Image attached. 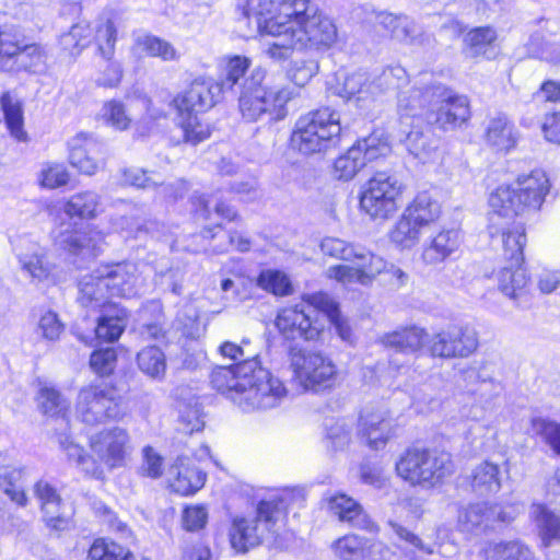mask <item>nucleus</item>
Masks as SVG:
<instances>
[{
    "label": "nucleus",
    "instance_id": "9d476101",
    "mask_svg": "<svg viewBox=\"0 0 560 560\" xmlns=\"http://www.w3.org/2000/svg\"><path fill=\"white\" fill-rule=\"evenodd\" d=\"M396 471L411 485L433 487L453 474L454 464L450 453L413 447L401 455Z\"/></svg>",
    "mask_w": 560,
    "mask_h": 560
},
{
    "label": "nucleus",
    "instance_id": "bf43d9fd",
    "mask_svg": "<svg viewBox=\"0 0 560 560\" xmlns=\"http://www.w3.org/2000/svg\"><path fill=\"white\" fill-rule=\"evenodd\" d=\"M258 285L275 295H288L291 293V283L288 277L278 270L260 272L257 279Z\"/></svg>",
    "mask_w": 560,
    "mask_h": 560
},
{
    "label": "nucleus",
    "instance_id": "a211bd4d",
    "mask_svg": "<svg viewBox=\"0 0 560 560\" xmlns=\"http://www.w3.org/2000/svg\"><path fill=\"white\" fill-rule=\"evenodd\" d=\"M90 447L101 463L113 469L124 465L131 450L130 436L126 429L113 427L92 435Z\"/></svg>",
    "mask_w": 560,
    "mask_h": 560
},
{
    "label": "nucleus",
    "instance_id": "f704fd0d",
    "mask_svg": "<svg viewBox=\"0 0 560 560\" xmlns=\"http://www.w3.org/2000/svg\"><path fill=\"white\" fill-rule=\"evenodd\" d=\"M365 72H330L326 79L327 89L334 95L350 98L362 93L365 86Z\"/></svg>",
    "mask_w": 560,
    "mask_h": 560
},
{
    "label": "nucleus",
    "instance_id": "4d7b16f0",
    "mask_svg": "<svg viewBox=\"0 0 560 560\" xmlns=\"http://www.w3.org/2000/svg\"><path fill=\"white\" fill-rule=\"evenodd\" d=\"M532 431L560 455V423L536 418L532 421Z\"/></svg>",
    "mask_w": 560,
    "mask_h": 560
},
{
    "label": "nucleus",
    "instance_id": "c03bdc74",
    "mask_svg": "<svg viewBox=\"0 0 560 560\" xmlns=\"http://www.w3.org/2000/svg\"><path fill=\"white\" fill-rule=\"evenodd\" d=\"M430 86L425 89H412L408 92H402L398 98V109L401 117H422L430 107L431 97L428 96Z\"/></svg>",
    "mask_w": 560,
    "mask_h": 560
},
{
    "label": "nucleus",
    "instance_id": "a878e982",
    "mask_svg": "<svg viewBox=\"0 0 560 560\" xmlns=\"http://www.w3.org/2000/svg\"><path fill=\"white\" fill-rule=\"evenodd\" d=\"M60 247L74 255L96 256L102 250L105 235L96 230L88 231H61L57 237Z\"/></svg>",
    "mask_w": 560,
    "mask_h": 560
},
{
    "label": "nucleus",
    "instance_id": "c85d7f7f",
    "mask_svg": "<svg viewBox=\"0 0 560 560\" xmlns=\"http://www.w3.org/2000/svg\"><path fill=\"white\" fill-rule=\"evenodd\" d=\"M460 245V234L458 230L450 229L438 233L422 252V259L428 265H436L444 261Z\"/></svg>",
    "mask_w": 560,
    "mask_h": 560
},
{
    "label": "nucleus",
    "instance_id": "bb28decb",
    "mask_svg": "<svg viewBox=\"0 0 560 560\" xmlns=\"http://www.w3.org/2000/svg\"><path fill=\"white\" fill-rule=\"evenodd\" d=\"M89 310L92 312H101L95 328L97 339L105 342L118 340L127 326V311L112 302H107L106 305L97 308Z\"/></svg>",
    "mask_w": 560,
    "mask_h": 560
},
{
    "label": "nucleus",
    "instance_id": "79ce46f5",
    "mask_svg": "<svg viewBox=\"0 0 560 560\" xmlns=\"http://www.w3.org/2000/svg\"><path fill=\"white\" fill-rule=\"evenodd\" d=\"M173 469H176V477L171 486L182 495L192 494L205 485L206 474L197 468L184 466L182 458L177 459Z\"/></svg>",
    "mask_w": 560,
    "mask_h": 560
},
{
    "label": "nucleus",
    "instance_id": "49530a36",
    "mask_svg": "<svg viewBox=\"0 0 560 560\" xmlns=\"http://www.w3.org/2000/svg\"><path fill=\"white\" fill-rule=\"evenodd\" d=\"M405 147L415 158L425 161L438 148V140L430 128L412 129L405 138Z\"/></svg>",
    "mask_w": 560,
    "mask_h": 560
},
{
    "label": "nucleus",
    "instance_id": "4c0bfd02",
    "mask_svg": "<svg viewBox=\"0 0 560 560\" xmlns=\"http://www.w3.org/2000/svg\"><path fill=\"white\" fill-rule=\"evenodd\" d=\"M404 213L410 217L421 229L433 223L441 213L440 203L427 191L418 194Z\"/></svg>",
    "mask_w": 560,
    "mask_h": 560
},
{
    "label": "nucleus",
    "instance_id": "680f3d73",
    "mask_svg": "<svg viewBox=\"0 0 560 560\" xmlns=\"http://www.w3.org/2000/svg\"><path fill=\"white\" fill-rule=\"evenodd\" d=\"M360 245H353L336 237H325L320 243L322 252L330 257L346 261L353 260Z\"/></svg>",
    "mask_w": 560,
    "mask_h": 560
},
{
    "label": "nucleus",
    "instance_id": "5fc2aeb1",
    "mask_svg": "<svg viewBox=\"0 0 560 560\" xmlns=\"http://www.w3.org/2000/svg\"><path fill=\"white\" fill-rule=\"evenodd\" d=\"M365 545V538L358 535H346L334 542L332 549L341 560H363Z\"/></svg>",
    "mask_w": 560,
    "mask_h": 560
},
{
    "label": "nucleus",
    "instance_id": "3c124183",
    "mask_svg": "<svg viewBox=\"0 0 560 560\" xmlns=\"http://www.w3.org/2000/svg\"><path fill=\"white\" fill-rule=\"evenodd\" d=\"M37 400L40 410L51 417L61 416L69 408L67 399L55 387L46 384L40 386Z\"/></svg>",
    "mask_w": 560,
    "mask_h": 560
},
{
    "label": "nucleus",
    "instance_id": "393cba45",
    "mask_svg": "<svg viewBox=\"0 0 560 560\" xmlns=\"http://www.w3.org/2000/svg\"><path fill=\"white\" fill-rule=\"evenodd\" d=\"M34 494L40 502L46 525L56 530L69 526L70 516L65 512L62 500L57 490L46 480H39L34 486Z\"/></svg>",
    "mask_w": 560,
    "mask_h": 560
},
{
    "label": "nucleus",
    "instance_id": "ddd939ff",
    "mask_svg": "<svg viewBox=\"0 0 560 560\" xmlns=\"http://www.w3.org/2000/svg\"><path fill=\"white\" fill-rule=\"evenodd\" d=\"M428 96L431 97L430 107L424 113V120L448 130L462 126L470 118V106L466 95L444 85H432Z\"/></svg>",
    "mask_w": 560,
    "mask_h": 560
},
{
    "label": "nucleus",
    "instance_id": "20e7f679",
    "mask_svg": "<svg viewBox=\"0 0 560 560\" xmlns=\"http://www.w3.org/2000/svg\"><path fill=\"white\" fill-rule=\"evenodd\" d=\"M549 188V179L540 170L518 176L513 185L499 186L489 197L492 228L497 218L513 219L539 210Z\"/></svg>",
    "mask_w": 560,
    "mask_h": 560
},
{
    "label": "nucleus",
    "instance_id": "f3484780",
    "mask_svg": "<svg viewBox=\"0 0 560 560\" xmlns=\"http://www.w3.org/2000/svg\"><path fill=\"white\" fill-rule=\"evenodd\" d=\"M512 506L478 502L468 504L458 513V525L463 532L481 534L493 530L499 524H509L515 518Z\"/></svg>",
    "mask_w": 560,
    "mask_h": 560
},
{
    "label": "nucleus",
    "instance_id": "39448f33",
    "mask_svg": "<svg viewBox=\"0 0 560 560\" xmlns=\"http://www.w3.org/2000/svg\"><path fill=\"white\" fill-rule=\"evenodd\" d=\"M137 280V266L132 262L102 266L81 279L78 302L84 308H97L110 302L112 296H131Z\"/></svg>",
    "mask_w": 560,
    "mask_h": 560
},
{
    "label": "nucleus",
    "instance_id": "69168bd1",
    "mask_svg": "<svg viewBox=\"0 0 560 560\" xmlns=\"http://www.w3.org/2000/svg\"><path fill=\"white\" fill-rule=\"evenodd\" d=\"M116 360V351L113 348L100 349L91 354L90 365L97 374L109 375L115 368Z\"/></svg>",
    "mask_w": 560,
    "mask_h": 560
},
{
    "label": "nucleus",
    "instance_id": "b1692460",
    "mask_svg": "<svg viewBox=\"0 0 560 560\" xmlns=\"http://www.w3.org/2000/svg\"><path fill=\"white\" fill-rule=\"evenodd\" d=\"M69 161L81 173L93 175L104 162L103 144L85 135H78L69 142Z\"/></svg>",
    "mask_w": 560,
    "mask_h": 560
},
{
    "label": "nucleus",
    "instance_id": "37998d69",
    "mask_svg": "<svg viewBox=\"0 0 560 560\" xmlns=\"http://www.w3.org/2000/svg\"><path fill=\"white\" fill-rule=\"evenodd\" d=\"M21 268L33 279L44 280L49 275V265L45 260L43 249L37 244H27L18 253Z\"/></svg>",
    "mask_w": 560,
    "mask_h": 560
},
{
    "label": "nucleus",
    "instance_id": "f03ea898",
    "mask_svg": "<svg viewBox=\"0 0 560 560\" xmlns=\"http://www.w3.org/2000/svg\"><path fill=\"white\" fill-rule=\"evenodd\" d=\"M265 72H226L224 79L209 80V84L222 85V95L228 91H240L238 106L247 121L267 118L279 121L287 117V104L296 95L289 86L266 89L262 85Z\"/></svg>",
    "mask_w": 560,
    "mask_h": 560
},
{
    "label": "nucleus",
    "instance_id": "0eeeda50",
    "mask_svg": "<svg viewBox=\"0 0 560 560\" xmlns=\"http://www.w3.org/2000/svg\"><path fill=\"white\" fill-rule=\"evenodd\" d=\"M128 413L125 398L107 384H90L79 389L75 402V418L85 425H98L108 421H120Z\"/></svg>",
    "mask_w": 560,
    "mask_h": 560
},
{
    "label": "nucleus",
    "instance_id": "58836bf2",
    "mask_svg": "<svg viewBox=\"0 0 560 560\" xmlns=\"http://www.w3.org/2000/svg\"><path fill=\"white\" fill-rule=\"evenodd\" d=\"M101 208V197L92 190L72 195L63 206L65 213L70 218L93 219Z\"/></svg>",
    "mask_w": 560,
    "mask_h": 560
},
{
    "label": "nucleus",
    "instance_id": "ea45409f",
    "mask_svg": "<svg viewBox=\"0 0 560 560\" xmlns=\"http://www.w3.org/2000/svg\"><path fill=\"white\" fill-rule=\"evenodd\" d=\"M351 261L360 270L361 285L365 287L371 285L378 275L387 270V261L362 246L358 247Z\"/></svg>",
    "mask_w": 560,
    "mask_h": 560
},
{
    "label": "nucleus",
    "instance_id": "e2e57ef3",
    "mask_svg": "<svg viewBox=\"0 0 560 560\" xmlns=\"http://www.w3.org/2000/svg\"><path fill=\"white\" fill-rule=\"evenodd\" d=\"M63 328L65 326L57 313L47 311L40 316L35 332L45 340L56 341L59 339Z\"/></svg>",
    "mask_w": 560,
    "mask_h": 560
},
{
    "label": "nucleus",
    "instance_id": "f8f14e48",
    "mask_svg": "<svg viewBox=\"0 0 560 560\" xmlns=\"http://www.w3.org/2000/svg\"><path fill=\"white\" fill-rule=\"evenodd\" d=\"M294 376L305 390L320 392L334 386L337 370L332 361L320 352L289 348Z\"/></svg>",
    "mask_w": 560,
    "mask_h": 560
},
{
    "label": "nucleus",
    "instance_id": "72a5a7b5",
    "mask_svg": "<svg viewBox=\"0 0 560 560\" xmlns=\"http://www.w3.org/2000/svg\"><path fill=\"white\" fill-rule=\"evenodd\" d=\"M468 479L471 490L478 495H488L501 489L500 468L487 460L477 465Z\"/></svg>",
    "mask_w": 560,
    "mask_h": 560
},
{
    "label": "nucleus",
    "instance_id": "864d4df0",
    "mask_svg": "<svg viewBox=\"0 0 560 560\" xmlns=\"http://www.w3.org/2000/svg\"><path fill=\"white\" fill-rule=\"evenodd\" d=\"M353 145L360 148V156L364 158L365 164L381 156H386L392 151L387 138L377 132L357 141Z\"/></svg>",
    "mask_w": 560,
    "mask_h": 560
},
{
    "label": "nucleus",
    "instance_id": "473e14b6",
    "mask_svg": "<svg viewBox=\"0 0 560 560\" xmlns=\"http://www.w3.org/2000/svg\"><path fill=\"white\" fill-rule=\"evenodd\" d=\"M483 560H538L534 551L521 540L489 542L482 549Z\"/></svg>",
    "mask_w": 560,
    "mask_h": 560
},
{
    "label": "nucleus",
    "instance_id": "2eb2a0df",
    "mask_svg": "<svg viewBox=\"0 0 560 560\" xmlns=\"http://www.w3.org/2000/svg\"><path fill=\"white\" fill-rule=\"evenodd\" d=\"M402 191L398 177L388 172H376L365 184L360 206L374 219H387L397 209V198Z\"/></svg>",
    "mask_w": 560,
    "mask_h": 560
},
{
    "label": "nucleus",
    "instance_id": "7c9ffc66",
    "mask_svg": "<svg viewBox=\"0 0 560 560\" xmlns=\"http://www.w3.org/2000/svg\"><path fill=\"white\" fill-rule=\"evenodd\" d=\"M307 301L319 308L324 315L325 324L334 325L337 334L345 341H351L352 330L348 323L341 317L339 305L326 293L318 292L311 294Z\"/></svg>",
    "mask_w": 560,
    "mask_h": 560
},
{
    "label": "nucleus",
    "instance_id": "2f4dec72",
    "mask_svg": "<svg viewBox=\"0 0 560 560\" xmlns=\"http://www.w3.org/2000/svg\"><path fill=\"white\" fill-rule=\"evenodd\" d=\"M530 515L538 528L541 545L545 548L560 544V516L542 504H533Z\"/></svg>",
    "mask_w": 560,
    "mask_h": 560
},
{
    "label": "nucleus",
    "instance_id": "e433bc0d",
    "mask_svg": "<svg viewBox=\"0 0 560 560\" xmlns=\"http://www.w3.org/2000/svg\"><path fill=\"white\" fill-rule=\"evenodd\" d=\"M498 39L497 30L492 26H479L470 30L464 37L465 49L472 57L490 58Z\"/></svg>",
    "mask_w": 560,
    "mask_h": 560
},
{
    "label": "nucleus",
    "instance_id": "6e6d98bb",
    "mask_svg": "<svg viewBox=\"0 0 560 560\" xmlns=\"http://www.w3.org/2000/svg\"><path fill=\"white\" fill-rule=\"evenodd\" d=\"M21 470L4 467L0 470V488L3 492L19 505H25L27 498L22 487L19 485Z\"/></svg>",
    "mask_w": 560,
    "mask_h": 560
},
{
    "label": "nucleus",
    "instance_id": "6e6552de",
    "mask_svg": "<svg viewBox=\"0 0 560 560\" xmlns=\"http://www.w3.org/2000/svg\"><path fill=\"white\" fill-rule=\"evenodd\" d=\"M282 498L262 500L253 517H235L229 532L230 542L237 552H247L273 536V527L284 510Z\"/></svg>",
    "mask_w": 560,
    "mask_h": 560
},
{
    "label": "nucleus",
    "instance_id": "c9c22d12",
    "mask_svg": "<svg viewBox=\"0 0 560 560\" xmlns=\"http://www.w3.org/2000/svg\"><path fill=\"white\" fill-rule=\"evenodd\" d=\"M498 273L499 289L506 296L511 299H518L526 293L528 277L526 270L520 265H512L511 261H506Z\"/></svg>",
    "mask_w": 560,
    "mask_h": 560
},
{
    "label": "nucleus",
    "instance_id": "8fccbe9b",
    "mask_svg": "<svg viewBox=\"0 0 560 560\" xmlns=\"http://www.w3.org/2000/svg\"><path fill=\"white\" fill-rule=\"evenodd\" d=\"M139 369L152 378H160L166 370L165 355L158 347H147L137 355Z\"/></svg>",
    "mask_w": 560,
    "mask_h": 560
},
{
    "label": "nucleus",
    "instance_id": "7ed1b4c3",
    "mask_svg": "<svg viewBox=\"0 0 560 560\" xmlns=\"http://www.w3.org/2000/svg\"><path fill=\"white\" fill-rule=\"evenodd\" d=\"M298 50L329 48L337 40V27L312 0H271Z\"/></svg>",
    "mask_w": 560,
    "mask_h": 560
},
{
    "label": "nucleus",
    "instance_id": "de8ad7c7",
    "mask_svg": "<svg viewBox=\"0 0 560 560\" xmlns=\"http://www.w3.org/2000/svg\"><path fill=\"white\" fill-rule=\"evenodd\" d=\"M421 228L406 213H402L389 232L390 241L401 248H411L420 240Z\"/></svg>",
    "mask_w": 560,
    "mask_h": 560
},
{
    "label": "nucleus",
    "instance_id": "774afa93",
    "mask_svg": "<svg viewBox=\"0 0 560 560\" xmlns=\"http://www.w3.org/2000/svg\"><path fill=\"white\" fill-rule=\"evenodd\" d=\"M327 440L334 450H342L351 439V427L345 420H337L327 427Z\"/></svg>",
    "mask_w": 560,
    "mask_h": 560
},
{
    "label": "nucleus",
    "instance_id": "1a4fd4ad",
    "mask_svg": "<svg viewBox=\"0 0 560 560\" xmlns=\"http://www.w3.org/2000/svg\"><path fill=\"white\" fill-rule=\"evenodd\" d=\"M341 133L340 116L329 107L302 116L295 124L291 141L303 154H313L335 147Z\"/></svg>",
    "mask_w": 560,
    "mask_h": 560
},
{
    "label": "nucleus",
    "instance_id": "a18cd8bd",
    "mask_svg": "<svg viewBox=\"0 0 560 560\" xmlns=\"http://www.w3.org/2000/svg\"><path fill=\"white\" fill-rule=\"evenodd\" d=\"M191 202L196 214L203 220L210 219L212 203L214 212L221 218L228 221H236L238 219L236 210L215 196L192 195Z\"/></svg>",
    "mask_w": 560,
    "mask_h": 560
},
{
    "label": "nucleus",
    "instance_id": "09e8293b",
    "mask_svg": "<svg viewBox=\"0 0 560 560\" xmlns=\"http://www.w3.org/2000/svg\"><path fill=\"white\" fill-rule=\"evenodd\" d=\"M92 36V28L86 23L73 25L69 32L62 34L59 39L61 48L71 57L78 56L85 48Z\"/></svg>",
    "mask_w": 560,
    "mask_h": 560
},
{
    "label": "nucleus",
    "instance_id": "f257e3e1",
    "mask_svg": "<svg viewBox=\"0 0 560 560\" xmlns=\"http://www.w3.org/2000/svg\"><path fill=\"white\" fill-rule=\"evenodd\" d=\"M210 383L245 411L275 408L288 394L282 381L261 365L257 354L238 363L214 368Z\"/></svg>",
    "mask_w": 560,
    "mask_h": 560
},
{
    "label": "nucleus",
    "instance_id": "4be33fe9",
    "mask_svg": "<svg viewBox=\"0 0 560 560\" xmlns=\"http://www.w3.org/2000/svg\"><path fill=\"white\" fill-rule=\"evenodd\" d=\"M359 435L373 450L383 448L394 434L393 421L387 410L365 407L359 418Z\"/></svg>",
    "mask_w": 560,
    "mask_h": 560
},
{
    "label": "nucleus",
    "instance_id": "dca6fc26",
    "mask_svg": "<svg viewBox=\"0 0 560 560\" xmlns=\"http://www.w3.org/2000/svg\"><path fill=\"white\" fill-rule=\"evenodd\" d=\"M427 348L433 358H467L478 348V335L469 325H448L427 340Z\"/></svg>",
    "mask_w": 560,
    "mask_h": 560
},
{
    "label": "nucleus",
    "instance_id": "052dcab7",
    "mask_svg": "<svg viewBox=\"0 0 560 560\" xmlns=\"http://www.w3.org/2000/svg\"><path fill=\"white\" fill-rule=\"evenodd\" d=\"M116 34V27L110 20H105L97 25L95 38L97 40L98 51L106 60H109L114 55Z\"/></svg>",
    "mask_w": 560,
    "mask_h": 560
},
{
    "label": "nucleus",
    "instance_id": "6ab92c4d",
    "mask_svg": "<svg viewBox=\"0 0 560 560\" xmlns=\"http://www.w3.org/2000/svg\"><path fill=\"white\" fill-rule=\"evenodd\" d=\"M14 57L25 67H36L45 60L46 54L39 45L27 44L19 27L5 25L0 30V68Z\"/></svg>",
    "mask_w": 560,
    "mask_h": 560
},
{
    "label": "nucleus",
    "instance_id": "0e129e2a",
    "mask_svg": "<svg viewBox=\"0 0 560 560\" xmlns=\"http://www.w3.org/2000/svg\"><path fill=\"white\" fill-rule=\"evenodd\" d=\"M179 430L186 434H192L203 429L205 422L201 418V412L197 404L194 406H185L179 408Z\"/></svg>",
    "mask_w": 560,
    "mask_h": 560
},
{
    "label": "nucleus",
    "instance_id": "aec40b11",
    "mask_svg": "<svg viewBox=\"0 0 560 560\" xmlns=\"http://www.w3.org/2000/svg\"><path fill=\"white\" fill-rule=\"evenodd\" d=\"M489 233L493 243H500L505 261L512 265H520L524 261L523 249L526 244V234L524 223L516 221L515 218L506 219L500 217L495 219V226L492 229L491 215L489 217Z\"/></svg>",
    "mask_w": 560,
    "mask_h": 560
},
{
    "label": "nucleus",
    "instance_id": "a19ab883",
    "mask_svg": "<svg viewBox=\"0 0 560 560\" xmlns=\"http://www.w3.org/2000/svg\"><path fill=\"white\" fill-rule=\"evenodd\" d=\"M487 142L498 151H509L515 145L513 125L505 116L490 119L486 130Z\"/></svg>",
    "mask_w": 560,
    "mask_h": 560
},
{
    "label": "nucleus",
    "instance_id": "5701e85b",
    "mask_svg": "<svg viewBox=\"0 0 560 560\" xmlns=\"http://www.w3.org/2000/svg\"><path fill=\"white\" fill-rule=\"evenodd\" d=\"M428 335L424 329L411 326L406 327L401 330H395L388 334H385L381 337L380 342L389 349H393L395 353L390 355L389 364L399 370L404 366L408 361H399L397 359L398 354H413L419 351L424 345L427 346Z\"/></svg>",
    "mask_w": 560,
    "mask_h": 560
},
{
    "label": "nucleus",
    "instance_id": "603ef678",
    "mask_svg": "<svg viewBox=\"0 0 560 560\" xmlns=\"http://www.w3.org/2000/svg\"><path fill=\"white\" fill-rule=\"evenodd\" d=\"M363 166L365 163L364 158L360 156V148L352 145L335 161L334 173L338 179L350 180Z\"/></svg>",
    "mask_w": 560,
    "mask_h": 560
},
{
    "label": "nucleus",
    "instance_id": "412c9836",
    "mask_svg": "<svg viewBox=\"0 0 560 560\" xmlns=\"http://www.w3.org/2000/svg\"><path fill=\"white\" fill-rule=\"evenodd\" d=\"M374 25L382 28L392 39L408 45H423L430 36L411 18L386 11L376 12Z\"/></svg>",
    "mask_w": 560,
    "mask_h": 560
},
{
    "label": "nucleus",
    "instance_id": "9b49d317",
    "mask_svg": "<svg viewBox=\"0 0 560 560\" xmlns=\"http://www.w3.org/2000/svg\"><path fill=\"white\" fill-rule=\"evenodd\" d=\"M272 5L271 0H247L243 14L255 20L260 34L275 37V42L265 50L266 56L276 61L285 60L292 50H298V45L289 32L290 25L281 21Z\"/></svg>",
    "mask_w": 560,
    "mask_h": 560
},
{
    "label": "nucleus",
    "instance_id": "4468645a",
    "mask_svg": "<svg viewBox=\"0 0 560 560\" xmlns=\"http://www.w3.org/2000/svg\"><path fill=\"white\" fill-rule=\"evenodd\" d=\"M310 295L303 298L306 305L287 307L278 313L275 324L284 339L313 341L319 339L324 332V315L307 301Z\"/></svg>",
    "mask_w": 560,
    "mask_h": 560
},
{
    "label": "nucleus",
    "instance_id": "338daca9",
    "mask_svg": "<svg viewBox=\"0 0 560 560\" xmlns=\"http://www.w3.org/2000/svg\"><path fill=\"white\" fill-rule=\"evenodd\" d=\"M389 527L396 534V536L406 542L407 547L411 548L412 551H419L421 553L432 555L433 548L429 545H425L422 539L406 528L405 526L398 524L397 522L389 521Z\"/></svg>",
    "mask_w": 560,
    "mask_h": 560
},
{
    "label": "nucleus",
    "instance_id": "cd10ccee",
    "mask_svg": "<svg viewBox=\"0 0 560 560\" xmlns=\"http://www.w3.org/2000/svg\"><path fill=\"white\" fill-rule=\"evenodd\" d=\"M329 508L339 521L347 523L351 527L368 532H375L377 529L362 506L346 494L332 497L329 501Z\"/></svg>",
    "mask_w": 560,
    "mask_h": 560
},
{
    "label": "nucleus",
    "instance_id": "13d9d810",
    "mask_svg": "<svg viewBox=\"0 0 560 560\" xmlns=\"http://www.w3.org/2000/svg\"><path fill=\"white\" fill-rule=\"evenodd\" d=\"M137 45L152 57H160L164 60L177 58L175 48L168 42L153 35L138 37Z\"/></svg>",
    "mask_w": 560,
    "mask_h": 560
},
{
    "label": "nucleus",
    "instance_id": "c756f323",
    "mask_svg": "<svg viewBox=\"0 0 560 560\" xmlns=\"http://www.w3.org/2000/svg\"><path fill=\"white\" fill-rule=\"evenodd\" d=\"M555 26L556 23L544 21L541 30L530 35L528 50L534 57L557 66L560 65V43H556L550 38L555 33Z\"/></svg>",
    "mask_w": 560,
    "mask_h": 560
},
{
    "label": "nucleus",
    "instance_id": "423d86ee",
    "mask_svg": "<svg viewBox=\"0 0 560 560\" xmlns=\"http://www.w3.org/2000/svg\"><path fill=\"white\" fill-rule=\"evenodd\" d=\"M222 97V85L209 84L205 80H195L190 86L172 102L177 110L178 125L184 141L196 145L210 137L209 126L198 117L213 107Z\"/></svg>",
    "mask_w": 560,
    "mask_h": 560
}]
</instances>
